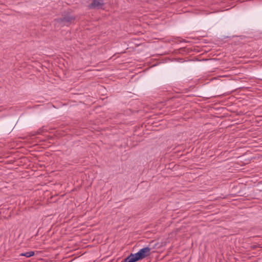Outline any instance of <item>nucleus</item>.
Returning a JSON list of instances; mask_svg holds the SVG:
<instances>
[{
    "instance_id": "f257e3e1",
    "label": "nucleus",
    "mask_w": 262,
    "mask_h": 262,
    "mask_svg": "<svg viewBox=\"0 0 262 262\" xmlns=\"http://www.w3.org/2000/svg\"><path fill=\"white\" fill-rule=\"evenodd\" d=\"M150 248L145 247L140 249L135 254H131L124 259V262H136L150 255Z\"/></svg>"
},
{
    "instance_id": "f03ea898",
    "label": "nucleus",
    "mask_w": 262,
    "mask_h": 262,
    "mask_svg": "<svg viewBox=\"0 0 262 262\" xmlns=\"http://www.w3.org/2000/svg\"><path fill=\"white\" fill-rule=\"evenodd\" d=\"M104 5L103 0H93L91 4L89 6L90 9H100Z\"/></svg>"
},
{
    "instance_id": "7ed1b4c3",
    "label": "nucleus",
    "mask_w": 262,
    "mask_h": 262,
    "mask_svg": "<svg viewBox=\"0 0 262 262\" xmlns=\"http://www.w3.org/2000/svg\"><path fill=\"white\" fill-rule=\"evenodd\" d=\"M74 19V17L70 16H67L63 17L62 18L58 19L57 21L60 23H63L64 25H66Z\"/></svg>"
},
{
    "instance_id": "20e7f679",
    "label": "nucleus",
    "mask_w": 262,
    "mask_h": 262,
    "mask_svg": "<svg viewBox=\"0 0 262 262\" xmlns=\"http://www.w3.org/2000/svg\"><path fill=\"white\" fill-rule=\"evenodd\" d=\"M34 255V252L33 251H29L26 253H23L20 254V256H26L27 257H30Z\"/></svg>"
}]
</instances>
